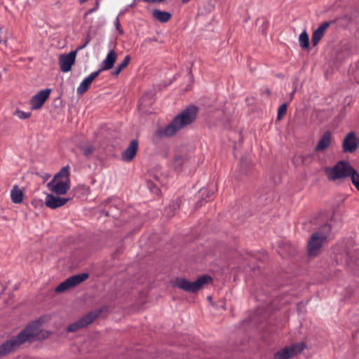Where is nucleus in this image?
I'll return each mask as SVG.
<instances>
[{
	"label": "nucleus",
	"instance_id": "1",
	"mask_svg": "<svg viewBox=\"0 0 359 359\" xmlns=\"http://www.w3.org/2000/svg\"><path fill=\"white\" fill-rule=\"evenodd\" d=\"M44 323L43 317H40L35 321L28 324L16 336L12 337L0 345V358L5 356L15 350L22 344L32 343L37 340L45 339L41 329V325Z\"/></svg>",
	"mask_w": 359,
	"mask_h": 359
},
{
	"label": "nucleus",
	"instance_id": "2",
	"mask_svg": "<svg viewBox=\"0 0 359 359\" xmlns=\"http://www.w3.org/2000/svg\"><path fill=\"white\" fill-rule=\"evenodd\" d=\"M198 113V108L194 105H189L176 116L170 123L165 128L157 130V135L159 137H171L178 130L192 123Z\"/></svg>",
	"mask_w": 359,
	"mask_h": 359
},
{
	"label": "nucleus",
	"instance_id": "3",
	"mask_svg": "<svg viewBox=\"0 0 359 359\" xmlns=\"http://www.w3.org/2000/svg\"><path fill=\"white\" fill-rule=\"evenodd\" d=\"M332 226H322L320 229L313 233L308 241L307 251L311 257H316L319 255L321 248L325 242L329 238Z\"/></svg>",
	"mask_w": 359,
	"mask_h": 359
},
{
	"label": "nucleus",
	"instance_id": "4",
	"mask_svg": "<svg viewBox=\"0 0 359 359\" xmlns=\"http://www.w3.org/2000/svg\"><path fill=\"white\" fill-rule=\"evenodd\" d=\"M353 169L349 163L340 161L333 167L325 168V173L328 180L341 182L344 179L350 177Z\"/></svg>",
	"mask_w": 359,
	"mask_h": 359
},
{
	"label": "nucleus",
	"instance_id": "5",
	"mask_svg": "<svg viewBox=\"0 0 359 359\" xmlns=\"http://www.w3.org/2000/svg\"><path fill=\"white\" fill-rule=\"evenodd\" d=\"M212 280V277L207 274L199 276L192 282L184 278L178 277L175 279L174 286L185 292L195 293L201 290L204 284L208 283Z\"/></svg>",
	"mask_w": 359,
	"mask_h": 359
},
{
	"label": "nucleus",
	"instance_id": "6",
	"mask_svg": "<svg viewBox=\"0 0 359 359\" xmlns=\"http://www.w3.org/2000/svg\"><path fill=\"white\" fill-rule=\"evenodd\" d=\"M108 310L107 306H103L100 309L93 310L81 317L77 321L70 324L66 329L68 332H76L81 328L87 327L92 323L102 312Z\"/></svg>",
	"mask_w": 359,
	"mask_h": 359
},
{
	"label": "nucleus",
	"instance_id": "7",
	"mask_svg": "<svg viewBox=\"0 0 359 359\" xmlns=\"http://www.w3.org/2000/svg\"><path fill=\"white\" fill-rule=\"evenodd\" d=\"M304 342L292 344L286 346L274 353L273 359H290L301 353L306 348Z\"/></svg>",
	"mask_w": 359,
	"mask_h": 359
},
{
	"label": "nucleus",
	"instance_id": "8",
	"mask_svg": "<svg viewBox=\"0 0 359 359\" xmlns=\"http://www.w3.org/2000/svg\"><path fill=\"white\" fill-rule=\"evenodd\" d=\"M89 278L88 273H81L72 276L59 284L55 289L56 293H62L69 288L75 287Z\"/></svg>",
	"mask_w": 359,
	"mask_h": 359
},
{
	"label": "nucleus",
	"instance_id": "9",
	"mask_svg": "<svg viewBox=\"0 0 359 359\" xmlns=\"http://www.w3.org/2000/svg\"><path fill=\"white\" fill-rule=\"evenodd\" d=\"M77 50H72L67 54H62L59 57V65L62 72H69L75 63Z\"/></svg>",
	"mask_w": 359,
	"mask_h": 359
},
{
	"label": "nucleus",
	"instance_id": "10",
	"mask_svg": "<svg viewBox=\"0 0 359 359\" xmlns=\"http://www.w3.org/2000/svg\"><path fill=\"white\" fill-rule=\"evenodd\" d=\"M332 212L320 211L313 213L310 219L311 224H330L332 222H336Z\"/></svg>",
	"mask_w": 359,
	"mask_h": 359
},
{
	"label": "nucleus",
	"instance_id": "11",
	"mask_svg": "<svg viewBox=\"0 0 359 359\" xmlns=\"http://www.w3.org/2000/svg\"><path fill=\"white\" fill-rule=\"evenodd\" d=\"M49 189L59 195L65 194L70 188V180H51L48 183Z\"/></svg>",
	"mask_w": 359,
	"mask_h": 359
},
{
	"label": "nucleus",
	"instance_id": "12",
	"mask_svg": "<svg viewBox=\"0 0 359 359\" xmlns=\"http://www.w3.org/2000/svg\"><path fill=\"white\" fill-rule=\"evenodd\" d=\"M50 93V89L46 88L40 90L37 94L33 96L30 101L32 109L36 110L40 109L48 98Z\"/></svg>",
	"mask_w": 359,
	"mask_h": 359
},
{
	"label": "nucleus",
	"instance_id": "13",
	"mask_svg": "<svg viewBox=\"0 0 359 359\" xmlns=\"http://www.w3.org/2000/svg\"><path fill=\"white\" fill-rule=\"evenodd\" d=\"M359 146V140L354 133H349L343 142V149L345 152H353Z\"/></svg>",
	"mask_w": 359,
	"mask_h": 359
},
{
	"label": "nucleus",
	"instance_id": "14",
	"mask_svg": "<svg viewBox=\"0 0 359 359\" xmlns=\"http://www.w3.org/2000/svg\"><path fill=\"white\" fill-rule=\"evenodd\" d=\"M296 252V248L287 241L283 240L278 243V253L282 257H293Z\"/></svg>",
	"mask_w": 359,
	"mask_h": 359
},
{
	"label": "nucleus",
	"instance_id": "15",
	"mask_svg": "<svg viewBox=\"0 0 359 359\" xmlns=\"http://www.w3.org/2000/svg\"><path fill=\"white\" fill-rule=\"evenodd\" d=\"M68 201L69 199L66 198L47 194L45 198V204L51 209H56L64 205Z\"/></svg>",
	"mask_w": 359,
	"mask_h": 359
},
{
	"label": "nucleus",
	"instance_id": "16",
	"mask_svg": "<svg viewBox=\"0 0 359 359\" xmlns=\"http://www.w3.org/2000/svg\"><path fill=\"white\" fill-rule=\"evenodd\" d=\"M116 57L117 54L116 52L114 50H111L100 64V68L97 71H100V73L102 71L111 69L116 60Z\"/></svg>",
	"mask_w": 359,
	"mask_h": 359
},
{
	"label": "nucleus",
	"instance_id": "17",
	"mask_svg": "<svg viewBox=\"0 0 359 359\" xmlns=\"http://www.w3.org/2000/svg\"><path fill=\"white\" fill-rule=\"evenodd\" d=\"M100 74V71H95L90 73L79 84L76 89L78 95L83 94L89 88L93 81Z\"/></svg>",
	"mask_w": 359,
	"mask_h": 359
},
{
	"label": "nucleus",
	"instance_id": "18",
	"mask_svg": "<svg viewBox=\"0 0 359 359\" xmlns=\"http://www.w3.org/2000/svg\"><path fill=\"white\" fill-rule=\"evenodd\" d=\"M137 140H132L128 148L123 152L121 156L122 160L126 162H129L132 161L137 153Z\"/></svg>",
	"mask_w": 359,
	"mask_h": 359
},
{
	"label": "nucleus",
	"instance_id": "19",
	"mask_svg": "<svg viewBox=\"0 0 359 359\" xmlns=\"http://www.w3.org/2000/svg\"><path fill=\"white\" fill-rule=\"evenodd\" d=\"M102 205L104 207V210L112 209L113 207L116 209V211H121L123 207V201L118 197H110L104 200Z\"/></svg>",
	"mask_w": 359,
	"mask_h": 359
},
{
	"label": "nucleus",
	"instance_id": "20",
	"mask_svg": "<svg viewBox=\"0 0 359 359\" xmlns=\"http://www.w3.org/2000/svg\"><path fill=\"white\" fill-rule=\"evenodd\" d=\"M330 25V22H324L316 30H314L311 39V41L313 46H316Z\"/></svg>",
	"mask_w": 359,
	"mask_h": 359
},
{
	"label": "nucleus",
	"instance_id": "21",
	"mask_svg": "<svg viewBox=\"0 0 359 359\" xmlns=\"http://www.w3.org/2000/svg\"><path fill=\"white\" fill-rule=\"evenodd\" d=\"M331 138L330 132H325L316 146L315 150L316 151H321L327 148L331 143Z\"/></svg>",
	"mask_w": 359,
	"mask_h": 359
},
{
	"label": "nucleus",
	"instance_id": "22",
	"mask_svg": "<svg viewBox=\"0 0 359 359\" xmlns=\"http://www.w3.org/2000/svg\"><path fill=\"white\" fill-rule=\"evenodd\" d=\"M181 204V199L177 198L172 201L164 210L163 215L167 217H173Z\"/></svg>",
	"mask_w": 359,
	"mask_h": 359
},
{
	"label": "nucleus",
	"instance_id": "23",
	"mask_svg": "<svg viewBox=\"0 0 359 359\" xmlns=\"http://www.w3.org/2000/svg\"><path fill=\"white\" fill-rule=\"evenodd\" d=\"M152 16L155 20L162 23L168 22L171 18L170 13L168 11H163L158 9H154L153 11Z\"/></svg>",
	"mask_w": 359,
	"mask_h": 359
},
{
	"label": "nucleus",
	"instance_id": "24",
	"mask_svg": "<svg viewBox=\"0 0 359 359\" xmlns=\"http://www.w3.org/2000/svg\"><path fill=\"white\" fill-rule=\"evenodd\" d=\"M11 199L15 203H20L22 202L23 198V194L20 189L15 186L11 191Z\"/></svg>",
	"mask_w": 359,
	"mask_h": 359
},
{
	"label": "nucleus",
	"instance_id": "25",
	"mask_svg": "<svg viewBox=\"0 0 359 359\" xmlns=\"http://www.w3.org/2000/svg\"><path fill=\"white\" fill-rule=\"evenodd\" d=\"M69 166L66 165L63 167L54 177L53 180H60V178L65 179V180H69Z\"/></svg>",
	"mask_w": 359,
	"mask_h": 359
},
{
	"label": "nucleus",
	"instance_id": "26",
	"mask_svg": "<svg viewBox=\"0 0 359 359\" xmlns=\"http://www.w3.org/2000/svg\"><path fill=\"white\" fill-rule=\"evenodd\" d=\"M130 57L129 55L125 56L123 61L120 64H118V65L116 67V69L113 72L112 74L114 76H118L120 74V72L122 71V69L128 66V65L130 62Z\"/></svg>",
	"mask_w": 359,
	"mask_h": 359
},
{
	"label": "nucleus",
	"instance_id": "27",
	"mask_svg": "<svg viewBox=\"0 0 359 359\" xmlns=\"http://www.w3.org/2000/svg\"><path fill=\"white\" fill-rule=\"evenodd\" d=\"M299 43L302 48H308L309 46V37L306 31H303L299 37Z\"/></svg>",
	"mask_w": 359,
	"mask_h": 359
},
{
	"label": "nucleus",
	"instance_id": "28",
	"mask_svg": "<svg viewBox=\"0 0 359 359\" xmlns=\"http://www.w3.org/2000/svg\"><path fill=\"white\" fill-rule=\"evenodd\" d=\"M120 212H121V211H118V212L116 211V209L114 207L112 209L102 210V214L104 216L111 217L115 219H116L117 217H118L120 216Z\"/></svg>",
	"mask_w": 359,
	"mask_h": 359
},
{
	"label": "nucleus",
	"instance_id": "29",
	"mask_svg": "<svg viewBox=\"0 0 359 359\" xmlns=\"http://www.w3.org/2000/svg\"><path fill=\"white\" fill-rule=\"evenodd\" d=\"M351 182L355 187L359 191V174L353 169V172L350 175Z\"/></svg>",
	"mask_w": 359,
	"mask_h": 359
},
{
	"label": "nucleus",
	"instance_id": "30",
	"mask_svg": "<svg viewBox=\"0 0 359 359\" xmlns=\"http://www.w3.org/2000/svg\"><path fill=\"white\" fill-rule=\"evenodd\" d=\"M147 187L151 193L156 195L159 194L160 189L158 188V186L156 184L154 183L153 182L149 180L147 182Z\"/></svg>",
	"mask_w": 359,
	"mask_h": 359
},
{
	"label": "nucleus",
	"instance_id": "31",
	"mask_svg": "<svg viewBox=\"0 0 359 359\" xmlns=\"http://www.w3.org/2000/svg\"><path fill=\"white\" fill-rule=\"evenodd\" d=\"M214 193V191H209L207 189H201L200 190V194L202 198V201H207L208 198L210 197V195H212Z\"/></svg>",
	"mask_w": 359,
	"mask_h": 359
},
{
	"label": "nucleus",
	"instance_id": "32",
	"mask_svg": "<svg viewBox=\"0 0 359 359\" xmlns=\"http://www.w3.org/2000/svg\"><path fill=\"white\" fill-rule=\"evenodd\" d=\"M287 104L283 103L278 107L277 119L280 120L283 118V116L285 114L287 111Z\"/></svg>",
	"mask_w": 359,
	"mask_h": 359
},
{
	"label": "nucleus",
	"instance_id": "33",
	"mask_svg": "<svg viewBox=\"0 0 359 359\" xmlns=\"http://www.w3.org/2000/svg\"><path fill=\"white\" fill-rule=\"evenodd\" d=\"M17 116L20 119H26L28 118L31 116V113L29 112H25L22 111H17L16 112Z\"/></svg>",
	"mask_w": 359,
	"mask_h": 359
},
{
	"label": "nucleus",
	"instance_id": "34",
	"mask_svg": "<svg viewBox=\"0 0 359 359\" xmlns=\"http://www.w3.org/2000/svg\"><path fill=\"white\" fill-rule=\"evenodd\" d=\"M121 15H118L116 18L115 20H114V25L116 28V29L118 31L119 34H122L123 33V30L121 27V25L120 24V22H119V17Z\"/></svg>",
	"mask_w": 359,
	"mask_h": 359
},
{
	"label": "nucleus",
	"instance_id": "35",
	"mask_svg": "<svg viewBox=\"0 0 359 359\" xmlns=\"http://www.w3.org/2000/svg\"><path fill=\"white\" fill-rule=\"evenodd\" d=\"M83 154L86 156H90L94 151V147H84L82 148Z\"/></svg>",
	"mask_w": 359,
	"mask_h": 359
},
{
	"label": "nucleus",
	"instance_id": "36",
	"mask_svg": "<svg viewBox=\"0 0 359 359\" xmlns=\"http://www.w3.org/2000/svg\"><path fill=\"white\" fill-rule=\"evenodd\" d=\"M137 0H133V2L129 5H128L123 10L121 11L118 13V15H123L126 12H127L130 8L133 7L135 5Z\"/></svg>",
	"mask_w": 359,
	"mask_h": 359
},
{
	"label": "nucleus",
	"instance_id": "37",
	"mask_svg": "<svg viewBox=\"0 0 359 359\" xmlns=\"http://www.w3.org/2000/svg\"><path fill=\"white\" fill-rule=\"evenodd\" d=\"M90 36H88L86 38L85 42L83 43V44L81 46H79L75 50H77V52H78L79 50L83 49L90 43Z\"/></svg>",
	"mask_w": 359,
	"mask_h": 359
},
{
	"label": "nucleus",
	"instance_id": "38",
	"mask_svg": "<svg viewBox=\"0 0 359 359\" xmlns=\"http://www.w3.org/2000/svg\"><path fill=\"white\" fill-rule=\"evenodd\" d=\"M265 199L266 201L265 203L262 202L263 200H264V197L263 196L260 197L259 200V202L262 203L263 205L268 204L269 203L271 202V201H272V198L271 197H267Z\"/></svg>",
	"mask_w": 359,
	"mask_h": 359
},
{
	"label": "nucleus",
	"instance_id": "39",
	"mask_svg": "<svg viewBox=\"0 0 359 359\" xmlns=\"http://www.w3.org/2000/svg\"><path fill=\"white\" fill-rule=\"evenodd\" d=\"M143 1L149 4H155V3H161L163 2L164 0H142Z\"/></svg>",
	"mask_w": 359,
	"mask_h": 359
},
{
	"label": "nucleus",
	"instance_id": "40",
	"mask_svg": "<svg viewBox=\"0 0 359 359\" xmlns=\"http://www.w3.org/2000/svg\"><path fill=\"white\" fill-rule=\"evenodd\" d=\"M202 201H198L196 203V207H195V209L198 208V207H201L202 205Z\"/></svg>",
	"mask_w": 359,
	"mask_h": 359
},
{
	"label": "nucleus",
	"instance_id": "41",
	"mask_svg": "<svg viewBox=\"0 0 359 359\" xmlns=\"http://www.w3.org/2000/svg\"><path fill=\"white\" fill-rule=\"evenodd\" d=\"M1 34H2L1 28H0V43L4 41V39L1 36Z\"/></svg>",
	"mask_w": 359,
	"mask_h": 359
},
{
	"label": "nucleus",
	"instance_id": "42",
	"mask_svg": "<svg viewBox=\"0 0 359 359\" xmlns=\"http://www.w3.org/2000/svg\"><path fill=\"white\" fill-rule=\"evenodd\" d=\"M294 93H295V90H294L291 93V95H290V100H292V96H293V95L294 94Z\"/></svg>",
	"mask_w": 359,
	"mask_h": 359
},
{
	"label": "nucleus",
	"instance_id": "43",
	"mask_svg": "<svg viewBox=\"0 0 359 359\" xmlns=\"http://www.w3.org/2000/svg\"><path fill=\"white\" fill-rule=\"evenodd\" d=\"M189 0H182L183 3H187Z\"/></svg>",
	"mask_w": 359,
	"mask_h": 359
},
{
	"label": "nucleus",
	"instance_id": "44",
	"mask_svg": "<svg viewBox=\"0 0 359 359\" xmlns=\"http://www.w3.org/2000/svg\"><path fill=\"white\" fill-rule=\"evenodd\" d=\"M81 3H83L85 1H86L87 0H79Z\"/></svg>",
	"mask_w": 359,
	"mask_h": 359
}]
</instances>
